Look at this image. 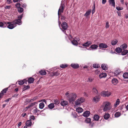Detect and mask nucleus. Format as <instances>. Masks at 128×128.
<instances>
[{"mask_svg": "<svg viewBox=\"0 0 128 128\" xmlns=\"http://www.w3.org/2000/svg\"><path fill=\"white\" fill-rule=\"evenodd\" d=\"M91 119L90 118H87L85 120V122L87 123H89L90 122Z\"/></svg>", "mask_w": 128, "mask_h": 128, "instance_id": "79ce46f5", "label": "nucleus"}, {"mask_svg": "<svg viewBox=\"0 0 128 128\" xmlns=\"http://www.w3.org/2000/svg\"><path fill=\"white\" fill-rule=\"evenodd\" d=\"M10 22H7V24H9L8 27L10 29H12L16 26V25L14 24H10Z\"/></svg>", "mask_w": 128, "mask_h": 128, "instance_id": "1a4fd4ad", "label": "nucleus"}, {"mask_svg": "<svg viewBox=\"0 0 128 128\" xmlns=\"http://www.w3.org/2000/svg\"><path fill=\"white\" fill-rule=\"evenodd\" d=\"M83 110L80 107L77 108L76 110L77 112L78 113H81L83 111Z\"/></svg>", "mask_w": 128, "mask_h": 128, "instance_id": "bb28decb", "label": "nucleus"}, {"mask_svg": "<svg viewBox=\"0 0 128 128\" xmlns=\"http://www.w3.org/2000/svg\"><path fill=\"white\" fill-rule=\"evenodd\" d=\"M8 88H6V89H4L1 92H2V93H3L4 94V93H5L8 90Z\"/></svg>", "mask_w": 128, "mask_h": 128, "instance_id": "09e8293b", "label": "nucleus"}, {"mask_svg": "<svg viewBox=\"0 0 128 128\" xmlns=\"http://www.w3.org/2000/svg\"><path fill=\"white\" fill-rule=\"evenodd\" d=\"M75 39L76 40H74L71 41L72 44L74 45L77 46L78 44V41L80 40V39L78 38H75Z\"/></svg>", "mask_w": 128, "mask_h": 128, "instance_id": "9b49d317", "label": "nucleus"}, {"mask_svg": "<svg viewBox=\"0 0 128 128\" xmlns=\"http://www.w3.org/2000/svg\"><path fill=\"white\" fill-rule=\"evenodd\" d=\"M39 73L42 75H44L46 74V72L44 70H41L39 72Z\"/></svg>", "mask_w": 128, "mask_h": 128, "instance_id": "473e14b6", "label": "nucleus"}, {"mask_svg": "<svg viewBox=\"0 0 128 128\" xmlns=\"http://www.w3.org/2000/svg\"><path fill=\"white\" fill-rule=\"evenodd\" d=\"M120 103V100L118 99H117L116 101L114 104V106L116 107Z\"/></svg>", "mask_w": 128, "mask_h": 128, "instance_id": "c9c22d12", "label": "nucleus"}, {"mask_svg": "<svg viewBox=\"0 0 128 128\" xmlns=\"http://www.w3.org/2000/svg\"><path fill=\"white\" fill-rule=\"evenodd\" d=\"M106 2V0H102V3L103 4H105Z\"/></svg>", "mask_w": 128, "mask_h": 128, "instance_id": "052dcab7", "label": "nucleus"}, {"mask_svg": "<svg viewBox=\"0 0 128 128\" xmlns=\"http://www.w3.org/2000/svg\"><path fill=\"white\" fill-rule=\"evenodd\" d=\"M92 91L96 94H98V91L96 88H93L92 89Z\"/></svg>", "mask_w": 128, "mask_h": 128, "instance_id": "c03bdc74", "label": "nucleus"}, {"mask_svg": "<svg viewBox=\"0 0 128 128\" xmlns=\"http://www.w3.org/2000/svg\"><path fill=\"white\" fill-rule=\"evenodd\" d=\"M99 46L100 48H106L108 47V46L107 45L103 43L100 44H99Z\"/></svg>", "mask_w": 128, "mask_h": 128, "instance_id": "9d476101", "label": "nucleus"}, {"mask_svg": "<svg viewBox=\"0 0 128 128\" xmlns=\"http://www.w3.org/2000/svg\"><path fill=\"white\" fill-rule=\"evenodd\" d=\"M20 4L19 3H17L16 5V6L17 8H19V7H20Z\"/></svg>", "mask_w": 128, "mask_h": 128, "instance_id": "4d7b16f0", "label": "nucleus"}, {"mask_svg": "<svg viewBox=\"0 0 128 128\" xmlns=\"http://www.w3.org/2000/svg\"><path fill=\"white\" fill-rule=\"evenodd\" d=\"M116 9L118 10H122L123 9V8L122 7H120L119 6H117L116 7Z\"/></svg>", "mask_w": 128, "mask_h": 128, "instance_id": "603ef678", "label": "nucleus"}, {"mask_svg": "<svg viewBox=\"0 0 128 128\" xmlns=\"http://www.w3.org/2000/svg\"><path fill=\"white\" fill-rule=\"evenodd\" d=\"M110 116V114L108 113H106L105 115L104 116V118L106 120L108 119Z\"/></svg>", "mask_w": 128, "mask_h": 128, "instance_id": "c756f323", "label": "nucleus"}, {"mask_svg": "<svg viewBox=\"0 0 128 128\" xmlns=\"http://www.w3.org/2000/svg\"><path fill=\"white\" fill-rule=\"evenodd\" d=\"M36 104V102H35L31 103L29 106H28L26 108H29L31 107H33L35 108V104Z\"/></svg>", "mask_w": 128, "mask_h": 128, "instance_id": "a878e982", "label": "nucleus"}, {"mask_svg": "<svg viewBox=\"0 0 128 128\" xmlns=\"http://www.w3.org/2000/svg\"><path fill=\"white\" fill-rule=\"evenodd\" d=\"M102 68L104 70H106L107 69V65L105 64H102L101 66Z\"/></svg>", "mask_w": 128, "mask_h": 128, "instance_id": "b1692460", "label": "nucleus"}, {"mask_svg": "<svg viewBox=\"0 0 128 128\" xmlns=\"http://www.w3.org/2000/svg\"><path fill=\"white\" fill-rule=\"evenodd\" d=\"M10 6H6L5 7V8L6 9L10 8Z\"/></svg>", "mask_w": 128, "mask_h": 128, "instance_id": "e2e57ef3", "label": "nucleus"}, {"mask_svg": "<svg viewBox=\"0 0 128 128\" xmlns=\"http://www.w3.org/2000/svg\"><path fill=\"white\" fill-rule=\"evenodd\" d=\"M61 27L62 28V29L60 28V29L65 34L66 31L64 32L62 29L64 30H66L67 29L68 27L67 24L65 22H63L61 24Z\"/></svg>", "mask_w": 128, "mask_h": 128, "instance_id": "423d86ee", "label": "nucleus"}, {"mask_svg": "<svg viewBox=\"0 0 128 128\" xmlns=\"http://www.w3.org/2000/svg\"><path fill=\"white\" fill-rule=\"evenodd\" d=\"M92 44V42L90 41H88L83 44L82 45L84 46L88 47Z\"/></svg>", "mask_w": 128, "mask_h": 128, "instance_id": "f8f14e48", "label": "nucleus"}, {"mask_svg": "<svg viewBox=\"0 0 128 128\" xmlns=\"http://www.w3.org/2000/svg\"><path fill=\"white\" fill-rule=\"evenodd\" d=\"M117 13H118V15L119 16H121V13H120V12H117Z\"/></svg>", "mask_w": 128, "mask_h": 128, "instance_id": "774afa93", "label": "nucleus"}, {"mask_svg": "<svg viewBox=\"0 0 128 128\" xmlns=\"http://www.w3.org/2000/svg\"><path fill=\"white\" fill-rule=\"evenodd\" d=\"M107 76L106 74L105 73H101L99 76V77L100 78H105Z\"/></svg>", "mask_w": 128, "mask_h": 128, "instance_id": "f3484780", "label": "nucleus"}, {"mask_svg": "<svg viewBox=\"0 0 128 128\" xmlns=\"http://www.w3.org/2000/svg\"><path fill=\"white\" fill-rule=\"evenodd\" d=\"M91 11V10L90 9L86 11V13L84 14V16H85L86 18H88V16L90 14Z\"/></svg>", "mask_w": 128, "mask_h": 128, "instance_id": "ddd939ff", "label": "nucleus"}, {"mask_svg": "<svg viewBox=\"0 0 128 128\" xmlns=\"http://www.w3.org/2000/svg\"><path fill=\"white\" fill-rule=\"evenodd\" d=\"M116 51L118 53H121L122 51V49L120 48H116Z\"/></svg>", "mask_w": 128, "mask_h": 128, "instance_id": "2f4dec72", "label": "nucleus"}, {"mask_svg": "<svg viewBox=\"0 0 128 128\" xmlns=\"http://www.w3.org/2000/svg\"><path fill=\"white\" fill-rule=\"evenodd\" d=\"M93 6H94V8L92 11V14L94 13L95 10V4L94 3Z\"/></svg>", "mask_w": 128, "mask_h": 128, "instance_id": "5fc2aeb1", "label": "nucleus"}, {"mask_svg": "<svg viewBox=\"0 0 128 128\" xmlns=\"http://www.w3.org/2000/svg\"><path fill=\"white\" fill-rule=\"evenodd\" d=\"M68 66V65L67 64H62L60 66V68H64Z\"/></svg>", "mask_w": 128, "mask_h": 128, "instance_id": "49530a36", "label": "nucleus"}, {"mask_svg": "<svg viewBox=\"0 0 128 128\" xmlns=\"http://www.w3.org/2000/svg\"><path fill=\"white\" fill-rule=\"evenodd\" d=\"M103 105L104 106L103 110L104 112L110 110L112 107L110 103L108 102H104Z\"/></svg>", "mask_w": 128, "mask_h": 128, "instance_id": "f257e3e1", "label": "nucleus"}, {"mask_svg": "<svg viewBox=\"0 0 128 128\" xmlns=\"http://www.w3.org/2000/svg\"><path fill=\"white\" fill-rule=\"evenodd\" d=\"M30 87L29 86L27 85V86H24V88H23V90L24 91L27 90V89L30 88Z\"/></svg>", "mask_w": 128, "mask_h": 128, "instance_id": "58836bf2", "label": "nucleus"}, {"mask_svg": "<svg viewBox=\"0 0 128 128\" xmlns=\"http://www.w3.org/2000/svg\"><path fill=\"white\" fill-rule=\"evenodd\" d=\"M18 11L20 13L22 12L23 11V9L21 7H19L18 8Z\"/></svg>", "mask_w": 128, "mask_h": 128, "instance_id": "de8ad7c7", "label": "nucleus"}, {"mask_svg": "<svg viewBox=\"0 0 128 128\" xmlns=\"http://www.w3.org/2000/svg\"><path fill=\"white\" fill-rule=\"evenodd\" d=\"M93 66L95 68H98L100 67V66L98 64H94L93 65Z\"/></svg>", "mask_w": 128, "mask_h": 128, "instance_id": "a18cd8bd", "label": "nucleus"}, {"mask_svg": "<svg viewBox=\"0 0 128 128\" xmlns=\"http://www.w3.org/2000/svg\"><path fill=\"white\" fill-rule=\"evenodd\" d=\"M34 80V78L32 77H30L28 78V82L30 84H32Z\"/></svg>", "mask_w": 128, "mask_h": 128, "instance_id": "412c9836", "label": "nucleus"}, {"mask_svg": "<svg viewBox=\"0 0 128 128\" xmlns=\"http://www.w3.org/2000/svg\"><path fill=\"white\" fill-rule=\"evenodd\" d=\"M123 76L125 78H128V72H126L124 74Z\"/></svg>", "mask_w": 128, "mask_h": 128, "instance_id": "4c0bfd02", "label": "nucleus"}, {"mask_svg": "<svg viewBox=\"0 0 128 128\" xmlns=\"http://www.w3.org/2000/svg\"><path fill=\"white\" fill-rule=\"evenodd\" d=\"M64 4H61V5L60 6V7L58 9V24L59 26H60V25L61 24V22H60L59 20V18H60V16L61 14V13H62L63 12V10H64Z\"/></svg>", "mask_w": 128, "mask_h": 128, "instance_id": "20e7f679", "label": "nucleus"}, {"mask_svg": "<svg viewBox=\"0 0 128 128\" xmlns=\"http://www.w3.org/2000/svg\"><path fill=\"white\" fill-rule=\"evenodd\" d=\"M44 106V104L43 102L40 103L39 104V108L40 109H42Z\"/></svg>", "mask_w": 128, "mask_h": 128, "instance_id": "a19ab883", "label": "nucleus"}, {"mask_svg": "<svg viewBox=\"0 0 128 128\" xmlns=\"http://www.w3.org/2000/svg\"><path fill=\"white\" fill-rule=\"evenodd\" d=\"M71 67L73 68L76 69L79 67V65L77 64L72 63L70 65Z\"/></svg>", "mask_w": 128, "mask_h": 128, "instance_id": "2eb2a0df", "label": "nucleus"}, {"mask_svg": "<svg viewBox=\"0 0 128 128\" xmlns=\"http://www.w3.org/2000/svg\"><path fill=\"white\" fill-rule=\"evenodd\" d=\"M128 53V50H122V55H125Z\"/></svg>", "mask_w": 128, "mask_h": 128, "instance_id": "393cba45", "label": "nucleus"}, {"mask_svg": "<svg viewBox=\"0 0 128 128\" xmlns=\"http://www.w3.org/2000/svg\"><path fill=\"white\" fill-rule=\"evenodd\" d=\"M22 16L23 14L19 16H18V19L13 21L12 22L13 24L15 25L16 24H18V25H21L22 23L21 19L22 17Z\"/></svg>", "mask_w": 128, "mask_h": 128, "instance_id": "7ed1b4c3", "label": "nucleus"}, {"mask_svg": "<svg viewBox=\"0 0 128 128\" xmlns=\"http://www.w3.org/2000/svg\"><path fill=\"white\" fill-rule=\"evenodd\" d=\"M109 27V24L108 22H107L106 23L105 27L106 28H107Z\"/></svg>", "mask_w": 128, "mask_h": 128, "instance_id": "8fccbe9b", "label": "nucleus"}, {"mask_svg": "<svg viewBox=\"0 0 128 128\" xmlns=\"http://www.w3.org/2000/svg\"><path fill=\"white\" fill-rule=\"evenodd\" d=\"M26 125L28 126H30L32 124V122L30 120H27L26 123Z\"/></svg>", "mask_w": 128, "mask_h": 128, "instance_id": "a211bd4d", "label": "nucleus"}, {"mask_svg": "<svg viewBox=\"0 0 128 128\" xmlns=\"http://www.w3.org/2000/svg\"><path fill=\"white\" fill-rule=\"evenodd\" d=\"M120 72V71L119 69H117L114 72V74L116 75H118L119 73Z\"/></svg>", "mask_w": 128, "mask_h": 128, "instance_id": "37998d69", "label": "nucleus"}, {"mask_svg": "<svg viewBox=\"0 0 128 128\" xmlns=\"http://www.w3.org/2000/svg\"><path fill=\"white\" fill-rule=\"evenodd\" d=\"M37 98V97L36 96L35 97L32 98V99L31 100H32L33 101L35 100H36Z\"/></svg>", "mask_w": 128, "mask_h": 128, "instance_id": "0e129e2a", "label": "nucleus"}, {"mask_svg": "<svg viewBox=\"0 0 128 128\" xmlns=\"http://www.w3.org/2000/svg\"><path fill=\"white\" fill-rule=\"evenodd\" d=\"M127 47V45L125 44H124L122 45L120 47L122 50H124Z\"/></svg>", "mask_w": 128, "mask_h": 128, "instance_id": "f704fd0d", "label": "nucleus"}, {"mask_svg": "<svg viewBox=\"0 0 128 128\" xmlns=\"http://www.w3.org/2000/svg\"><path fill=\"white\" fill-rule=\"evenodd\" d=\"M60 102L59 100L56 99L54 100V104H55V106L57 107V106H58V105L59 104Z\"/></svg>", "mask_w": 128, "mask_h": 128, "instance_id": "5701e85b", "label": "nucleus"}, {"mask_svg": "<svg viewBox=\"0 0 128 128\" xmlns=\"http://www.w3.org/2000/svg\"><path fill=\"white\" fill-rule=\"evenodd\" d=\"M111 94V93L108 91H103L101 93V95L103 96L108 97L110 96Z\"/></svg>", "mask_w": 128, "mask_h": 128, "instance_id": "0eeeda50", "label": "nucleus"}, {"mask_svg": "<svg viewBox=\"0 0 128 128\" xmlns=\"http://www.w3.org/2000/svg\"><path fill=\"white\" fill-rule=\"evenodd\" d=\"M100 118V116L98 114H96L94 116V119L95 120H98Z\"/></svg>", "mask_w": 128, "mask_h": 128, "instance_id": "cd10ccee", "label": "nucleus"}, {"mask_svg": "<svg viewBox=\"0 0 128 128\" xmlns=\"http://www.w3.org/2000/svg\"><path fill=\"white\" fill-rule=\"evenodd\" d=\"M100 73V71L98 70H96L95 71V73L96 74H99Z\"/></svg>", "mask_w": 128, "mask_h": 128, "instance_id": "bf43d9fd", "label": "nucleus"}, {"mask_svg": "<svg viewBox=\"0 0 128 128\" xmlns=\"http://www.w3.org/2000/svg\"><path fill=\"white\" fill-rule=\"evenodd\" d=\"M12 2L11 0H7V3L8 4H9Z\"/></svg>", "mask_w": 128, "mask_h": 128, "instance_id": "680f3d73", "label": "nucleus"}, {"mask_svg": "<svg viewBox=\"0 0 128 128\" xmlns=\"http://www.w3.org/2000/svg\"><path fill=\"white\" fill-rule=\"evenodd\" d=\"M90 112L89 111H86L83 114V116L86 117H87L89 116Z\"/></svg>", "mask_w": 128, "mask_h": 128, "instance_id": "4468645a", "label": "nucleus"}, {"mask_svg": "<svg viewBox=\"0 0 128 128\" xmlns=\"http://www.w3.org/2000/svg\"><path fill=\"white\" fill-rule=\"evenodd\" d=\"M54 75H55V76H58L60 74V73L58 72H54Z\"/></svg>", "mask_w": 128, "mask_h": 128, "instance_id": "6e6d98bb", "label": "nucleus"}, {"mask_svg": "<svg viewBox=\"0 0 128 128\" xmlns=\"http://www.w3.org/2000/svg\"><path fill=\"white\" fill-rule=\"evenodd\" d=\"M110 4H112V6L114 7L115 6V3L114 0H108Z\"/></svg>", "mask_w": 128, "mask_h": 128, "instance_id": "7c9ffc66", "label": "nucleus"}, {"mask_svg": "<svg viewBox=\"0 0 128 128\" xmlns=\"http://www.w3.org/2000/svg\"><path fill=\"white\" fill-rule=\"evenodd\" d=\"M7 25V23L6 22L3 23L2 22H0V27H1L4 28L6 27Z\"/></svg>", "mask_w": 128, "mask_h": 128, "instance_id": "6ab92c4d", "label": "nucleus"}, {"mask_svg": "<svg viewBox=\"0 0 128 128\" xmlns=\"http://www.w3.org/2000/svg\"><path fill=\"white\" fill-rule=\"evenodd\" d=\"M93 80L94 79L93 78L91 77H89L88 78V81L89 82H92Z\"/></svg>", "mask_w": 128, "mask_h": 128, "instance_id": "864d4df0", "label": "nucleus"}, {"mask_svg": "<svg viewBox=\"0 0 128 128\" xmlns=\"http://www.w3.org/2000/svg\"><path fill=\"white\" fill-rule=\"evenodd\" d=\"M68 103L67 101H63L60 103L61 105L62 106H64L67 105Z\"/></svg>", "mask_w": 128, "mask_h": 128, "instance_id": "aec40b11", "label": "nucleus"}, {"mask_svg": "<svg viewBox=\"0 0 128 128\" xmlns=\"http://www.w3.org/2000/svg\"><path fill=\"white\" fill-rule=\"evenodd\" d=\"M25 82H27L25 79L24 80H20L18 82V84L20 85H22L24 84Z\"/></svg>", "mask_w": 128, "mask_h": 128, "instance_id": "72a5a7b5", "label": "nucleus"}, {"mask_svg": "<svg viewBox=\"0 0 128 128\" xmlns=\"http://www.w3.org/2000/svg\"><path fill=\"white\" fill-rule=\"evenodd\" d=\"M98 47V46L96 44H93L91 46H90V48L92 49V50H96Z\"/></svg>", "mask_w": 128, "mask_h": 128, "instance_id": "4be33fe9", "label": "nucleus"}, {"mask_svg": "<svg viewBox=\"0 0 128 128\" xmlns=\"http://www.w3.org/2000/svg\"><path fill=\"white\" fill-rule=\"evenodd\" d=\"M48 107L50 109H52L54 107V104L53 103H50L48 105Z\"/></svg>", "mask_w": 128, "mask_h": 128, "instance_id": "c85d7f7f", "label": "nucleus"}, {"mask_svg": "<svg viewBox=\"0 0 128 128\" xmlns=\"http://www.w3.org/2000/svg\"><path fill=\"white\" fill-rule=\"evenodd\" d=\"M11 99L10 98H9L7 100H5V102H9L10 100Z\"/></svg>", "mask_w": 128, "mask_h": 128, "instance_id": "338daca9", "label": "nucleus"}, {"mask_svg": "<svg viewBox=\"0 0 128 128\" xmlns=\"http://www.w3.org/2000/svg\"><path fill=\"white\" fill-rule=\"evenodd\" d=\"M26 115V113H23L22 114V116L23 117H24Z\"/></svg>", "mask_w": 128, "mask_h": 128, "instance_id": "69168bd1", "label": "nucleus"}, {"mask_svg": "<svg viewBox=\"0 0 128 128\" xmlns=\"http://www.w3.org/2000/svg\"><path fill=\"white\" fill-rule=\"evenodd\" d=\"M112 84L114 85H116L118 82V80L117 79L115 78H113L112 80Z\"/></svg>", "mask_w": 128, "mask_h": 128, "instance_id": "dca6fc26", "label": "nucleus"}, {"mask_svg": "<svg viewBox=\"0 0 128 128\" xmlns=\"http://www.w3.org/2000/svg\"><path fill=\"white\" fill-rule=\"evenodd\" d=\"M30 120H34L35 119V118L34 116L32 115L30 116Z\"/></svg>", "mask_w": 128, "mask_h": 128, "instance_id": "3c124183", "label": "nucleus"}, {"mask_svg": "<svg viewBox=\"0 0 128 128\" xmlns=\"http://www.w3.org/2000/svg\"><path fill=\"white\" fill-rule=\"evenodd\" d=\"M61 20H62V21H64L66 18L64 16H61Z\"/></svg>", "mask_w": 128, "mask_h": 128, "instance_id": "13d9d810", "label": "nucleus"}, {"mask_svg": "<svg viewBox=\"0 0 128 128\" xmlns=\"http://www.w3.org/2000/svg\"><path fill=\"white\" fill-rule=\"evenodd\" d=\"M118 42V40H112L111 42V44L113 46L117 44Z\"/></svg>", "mask_w": 128, "mask_h": 128, "instance_id": "e433bc0d", "label": "nucleus"}, {"mask_svg": "<svg viewBox=\"0 0 128 128\" xmlns=\"http://www.w3.org/2000/svg\"><path fill=\"white\" fill-rule=\"evenodd\" d=\"M77 96V95L75 93H72L70 94L67 97L68 98L70 102H71L74 101Z\"/></svg>", "mask_w": 128, "mask_h": 128, "instance_id": "f03ea898", "label": "nucleus"}, {"mask_svg": "<svg viewBox=\"0 0 128 128\" xmlns=\"http://www.w3.org/2000/svg\"><path fill=\"white\" fill-rule=\"evenodd\" d=\"M85 99L83 98H81L77 99L75 102V105L78 106L82 103L84 101Z\"/></svg>", "mask_w": 128, "mask_h": 128, "instance_id": "39448f33", "label": "nucleus"}, {"mask_svg": "<svg viewBox=\"0 0 128 128\" xmlns=\"http://www.w3.org/2000/svg\"><path fill=\"white\" fill-rule=\"evenodd\" d=\"M100 98V96H96L93 98V100L94 102L96 103L99 101Z\"/></svg>", "mask_w": 128, "mask_h": 128, "instance_id": "6e6552de", "label": "nucleus"}, {"mask_svg": "<svg viewBox=\"0 0 128 128\" xmlns=\"http://www.w3.org/2000/svg\"><path fill=\"white\" fill-rule=\"evenodd\" d=\"M120 113L119 112H116L114 114V116L115 117L118 118L120 116Z\"/></svg>", "mask_w": 128, "mask_h": 128, "instance_id": "ea45409f", "label": "nucleus"}]
</instances>
